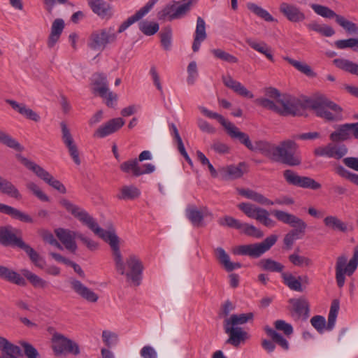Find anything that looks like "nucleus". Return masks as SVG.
<instances>
[{
    "label": "nucleus",
    "mask_w": 358,
    "mask_h": 358,
    "mask_svg": "<svg viewBox=\"0 0 358 358\" xmlns=\"http://www.w3.org/2000/svg\"><path fill=\"white\" fill-rule=\"evenodd\" d=\"M99 237L110 245L117 273L126 276L127 280L135 285H139L143 271V265L140 258L134 254H131L124 262L120 248V238L114 229L106 230Z\"/></svg>",
    "instance_id": "f257e3e1"
},
{
    "label": "nucleus",
    "mask_w": 358,
    "mask_h": 358,
    "mask_svg": "<svg viewBox=\"0 0 358 358\" xmlns=\"http://www.w3.org/2000/svg\"><path fill=\"white\" fill-rule=\"evenodd\" d=\"M200 111L206 117L216 119L227 130L228 134L235 139H238L248 150L252 152H259L264 156L271 160L274 143L266 141H257L252 143L249 136L242 132L232 122L226 120L222 115L209 110L203 106H199Z\"/></svg>",
    "instance_id": "f03ea898"
},
{
    "label": "nucleus",
    "mask_w": 358,
    "mask_h": 358,
    "mask_svg": "<svg viewBox=\"0 0 358 358\" xmlns=\"http://www.w3.org/2000/svg\"><path fill=\"white\" fill-rule=\"evenodd\" d=\"M298 145L291 139L280 141L278 145L274 144L271 160L290 166H299L301 163V157L298 151Z\"/></svg>",
    "instance_id": "7ed1b4c3"
},
{
    "label": "nucleus",
    "mask_w": 358,
    "mask_h": 358,
    "mask_svg": "<svg viewBox=\"0 0 358 358\" xmlns=\"http://www.w3.org/2000/svg\"><path fill=\"white\" fill-rule=\"evenodd\" d=\"M271 213L278 221L294 228V229L285 234L283 239L286 248L290 249L294 243L300 238L299 234H304L307 227L306 223L296 215L283 210H274Z\"/></svg>",
    "instance_id": "20e7f679"
},
{
    "label": "nucleus",
    "mask_w": 358,
    "mask_h": 358,
    "mask_svg": "<svg viewBox=\"0 0 358 358\" xmlns=\"http://www.w3.org/2000/svg\"><path fill=\"white\" fill-rule=\"evenodd\" d=\"M310 107L318 117L328 121H340L343 119L342 108L324 96H320L310 102Z\"/></svg>",
    "instance_id": "39448f33"
},
{
    "label": "nucleus",
    "mask_w": 358,
    "mask_h": 358,
    "mask_svg": "<svg viewBox=\"0 0 358 358\" xmlns=\"http://www.w3.org/2000/svg\"><path fill=\"white\" fill-rule=\"evenodd\" d=\"M358 266V248L354 249L353 256L348 262V257L345 255H341L336 259L335 266L336 280L338 287L344 286L345 275L350 276L356 271Z\"/></svg>",
    "instance_id": "423d86ee"
},
{
    "label": "nucleus",
    "mask_w": 358,
    "mask_h": 358,
    "mask_svg": "<svg viewBox=\"0 0 358 358\" xmlns=\"http://www.w3.org/2000/svg\"><path fill=\"white\" fill-rule=\"evenodd\" d=\"M117 34L113 27L94 31L89 37L88 47L96 51L103 50L109 43L115 42Z\"/></svg>",
    "instance_id": "0eeeda50"
},
{
    "label": "nucleus",
    "mask_w": 358,
    "mask_h": 358,
    "mask_svg": "<svg viewBox=\"0 0 358 358\" xmlns=\"http://www.w3.org/2000/svg\"><path fill=\"white\" fill-rule=\"evenodd\" d=\"M278 236L272 234L259 243L239 245L234 250V253L238 255H247L252 258H258L275 245Z\"/></svg>",
    "instance_id": "6e6552de"
},
{
    "label": "nucleus",
    "mask_w": 358,
    "mask_h": 358,
    "mask_svg": "<svg viewBox=\"0 0 358 358\" xmlns=\"http://www.w3.org/2000/svg\"><path fill=\"white\" fill-rule=\"evenodd\" d=\"M60 203L73 215L77 217L80 222L85 224L99 237L106 231L100 227L95 220L90 216L85 210L74 205L67 199H62Z\"/></svg>",
    "instance_id": "1a4fd4ad"
},
{
    "label": "nucleus",
    "mask_w": 358,
    "mask_h": 358,
    "mask_svg": "<svg viewBox=\"0 0 358 358\" xmlns=\"http://www.w3.org/2000/svg\"><path fill=\"white\" fill-rule=\"evenodd\" d=\"M17 157L27 169L34 172L38 178L44 180L50 186L57 189L60 193H66V189L64 185L59 180L55 179L49 172L21 155H17Z\"/></svg>",
    "instance_id": "9d476101"
},
{
    "label": "nucleus",
    "mask_w": 358,
    "mask_h": 358,
    "mask_svg": "<svg viewBox=\"0 0 358 358\" xmlns=\"http://www.w3.org/2000/svg\"><path fill=\"white\" fill-rule=\"evenodd\" d=\"M238 208L248 217L256 220L266 227L273 228L276 226V222L270 217L269 212L265 208L246 202L239 203Z\"/></svg>",
    "instance_id": "9b49d317"
},
{
    "label": "nucleus",
    "mask_w": 358,
    "mask_h": 358,
    "mask_svg": "<svg viewBox=\"0 0 358 358\" xmlns=\"http://www.w3.org/2000/svg\"><path fill=\"white\" fill-rule=\"evenodd\" d=\"M311 8L315 13L323 17L329 19L334 18L336 23L348 33L358 32V26L355 23L347 20L343 15L336 14L329 8L319 4H312Z\"/></svg>",
    "instance_id": "f8f14e48"
},
{
    "label": "nucleus",
    "mask_w": 358,
    "mask_h": 358,
    "mask_svg": "<svg viewBox=\"0 0 358 358\" xmlns=\"http://www.w3.org/2000/svg\"><path fill=\"white\" fill-rule=\"evenodd\" d=\"M52 348L56 355L72 354L78 355L80 353L79 345L75 341L68 338L59 333H55L52 336Z\"/></svg>",
    "instance_id": "ddd939ff"
},
{
    "label": "nucleus",
    "mask_w": 358,
    "mask_h": 358,
    "mask_svg": "<svg viewBox=\"0 0 358 358\" xmlns=\"http://www.w3.org/2000/svg\"><path fill=\"white\" fill-rule=\"evenodd\" d=\"M192 1L178 5V2L166 5L157 13L159 20L172 21L183 17L191 9Z\"/></svg>",
    "instance_id": "4468645a"
},
{
    "label": "nucleus",
    "mask_w": 358,
    "mask_h": 358,
    "mask_svg": "<svg viewBox=\"0 0 358 358\" xmlns=\"http://www.w3.org/2000/svg\"><path fill=\"white\" fill-rule=\"evenodd\" d=\"M94 92L97 93L105 101L108 106H112L117 100V94L109 90L107 77L103 73H96L93 76Z\"/></svg>",
    "instance_id": "2eb2a0df"
},
{
    "label": "nucleus",
    "mask_w": 358,
    "mask_h": 358,
    "mask_svg": "<svg viewBox=\"0 0 358 358\" xmlns=\"http://www.w3.org/2000/svg\"><path fill=\"white\" fill-rule=\"evenodd\" d=\"M238 192L240 195L262 205H291L294 203V200L290 197L285 196L282 199H277L275 201H272L263 194L250 189H238Z\"/></svg>",
    "instance_id": "dca6fc26"
},
{
    "label": "nucleus",
    "mask_w": 358,
    "mask_h": 358,
    "mask_svg": "<svg viewBox=\"0 0 358 358\" xmlns=\"http://www.w3.org/2000/svg\"><path fill=\"white\" fill-rule=\"evenodd\" d=\"M283 177L289 185L303 188H309L313 190L318 189L321 187V185L315 180L309 177L300 176L290 169L284 171Z\"/></svg>",
    "instance_id": "f3484780"
},
{
    "label": "nucleus",
    "mask_w": 358,
    "mask_h": 358,
    "mask_svg": "<svg viewBox=\"0 0 358 358\" xmlns=\"http://www.w3.org/2000/svg\"><path fill=\"white\" fill-rule=\"evenodd\" d=\"M145 169H142L136 158L124 162L120 166V170L132 176L138 177L144 174L152 173L155 171V166L152 164H145Z\"/></svg>",
    "instance_id": "a211bd4d"
},
{
    "label": "nucleus",
    "mask_w": 358,
    "mask_h": 358,
    "mask_svg": "<svg viewBox=\"0 0 358 358\" xmlns=\"http://www.w3.org/2000/svg\"><path fill=\"white\" fill-rule=\"evenodd\" d=\"M330 139L334 142L344 141L352 138L358 139V122L341 124L330 134Z\"/></svg>",
    "instance_id": "6ab92c4d"
},
{
    "label": "nucleus",
    "mask_w": 358,
    "mask_h": 358,
    "mask_svg": "<svg viewBox=\"0 0 358 358\" xmlns=\"http://www.w3.org/2000/svg\"><path fill=\"white\" fill-rule=\"evenodd\" d=\"M347 153L348 148L345 145H334L332 143L317 147L314 150V155L317 157H326L336 159H341Z\"/></svg>",
    "instance_id": "aec40b11"
},
{
    "label": "nucleus",
    "mask_w": 358,
    "mask_h": 358,
    "mask_svg": "<svg viewBox=\"0 0 358 358\" xmlns=\"http://www.w3.org/2000/svg\"><path fill=\"white\" fill-rule=\"evenodd\" d=\"M292 306V317L296 321H306L309 317V303L304 297L289 299Z\"/></svg>",
    "instance_id": "412c9836"
},
{
    "label": "nucleus",
    "mask_w": 358,
    "mask_h": 358,
    "mask_svg": "<svg viewBox=\"0 0 358 358\" xmlns=\"http://www.w3.org/2000/svg\"><path fill=\"white\" fill-rule=\"evenodd\" d=\"M62 128V139L67 148L69 153L72 159L77 165H80L81 162L79 157V152L78 147L73 140V136L71 134L69 129L64 122H61Z\"/></svg>",
    "instance_id": "4be33fe9"
},
{
    "label": "nucleus",
    "mask_w": 358,
    "mask_h": 358,
    "mask_svg": "<svg viewBox=\"0 0 358 358\" xmlns=\"http://www.w3.org/2000/svg\"><path fill=\"white\" fill-rule=\"evenodd\" d=\"M15 231L17 230L10 225L0 227V244L21 248L25 243L20 237L17 236Z\"/></svg>",
    "instance_id": "5701e85b"
},
{
    "label": "nucleus",
    "mask_w": 358,
    "mask_h": 358,
    "mask_svg": "<svg viewBox=\"0 0 358 358\" xmlns=\"http://www.w3.org/2000/svg\"><path fill=\"white\" fill-rule=\"evenodd\" d=\"M280 105L279 114L282 115H301L303 110V105L296 99L293 98H283L278 99Z\"/></svg>",
    "instance_id": "b1692460"
},
{
    "label": "nucleus",
    "mask_w": 358,
    "mask_h": 358,
    "mask_svg": "<svg viewBox=\"0 0 358 358\" xmlns=\"http://www.w3.org/2000/svg\"><path fill=\"white\" fill-rule=\"evenodd\" d=\"M55 233L66 250L73 253L76 252L78 248L76 238L80 233L63 228L55 229Z\"/></svg>",
    "instance_id": "393cba45"
},
{
    "label": "nucleus",
    "mask_w": 358,
    "mask_h": 358,
    "mask_svg": "<svg viewBox=\"0 0 358 358\" xmlns=\"http://www.w3.org/2000/svg\"><path fill=\"white\" fill-rule=\"evenodd\" d=\"M280 12L292 22H301L306 19V15L296 5L282 2L279 6Z\"/></svg>",
    "instance_id": "a878e982"
},
{
    "label": "nucleus",
    "mask_w": 358,
    "mask_h": 358,
    "mask_svg": "<svg viewBox=\"0 0 358 358\" xmlns=\"http://www.w3.org/2000/svg\"><path fill=\"white\" fill-rule=\"evenodd\" d=\"M69 283L71 289L82 299L88 302L95 303L99 299V296L93 290L86 287L80 280L71 278Z\"/></svg>",
    "instance_id": "bb28decb"
},
{
    "label": "nucleus",
    "mask_w": 358,
    "mask_h": 358,
    "mask_svg": "<svg viewBox=\"0 0 358 358\" xmlns=\"http://www.w3.org/2000/svg\"><path fill=\"white\" fill-rule=\"evenodd\" d=\"M224 331L229 335L226 343L236 348L244 343L248 338V334L241 327H232L224 325Z\"/></svg>",
    "instance_id": "cd10ccee"
},
{
    "label": "nucleus",
    "mask_w": 358,
    "mask_h": 358,
    "mask_svg": "<svg viewBox=\"0 0 358 358\" xmlns=\"http://www.w3.org/2000/svg\"><path fill=\"white\" fill-rule=\"evenodd\" d=\"M157 1L158 0H149L143 7L120 24L117 33H122L134 22L142 19L151 10Z\"/></svg>",
    "instance_id": "c85d7f7f"
},
{
    "label": "nucleus",
    "mask_w": 358,
    "mask_h": 358,
    "mask_svg": "<svg viewBox=\"0 0 358 358\" xmlns=\"http://www.w3.org/2000/svg\"><path fill=\"white\" fill-rule=\"evenodd\" d=\"M124 123V120L121 117L111 119L99 127L94 132V136L99 138H104L117 131Z\"/></svg>",
    "instance_id": "c756f323"
},
{
    "label": "nucleus",
    "mask_w": 358,
    "mask_h": 358,
    "mask_svg": "<svg viewBox=\"0 0 358 358\" xmlns=\"http://www.w3.org/2000/svg\"><path fill=\"white\" fill-rule=\"evenodd\" d=\"M222 79L224 85L227 87L232 90L238 95L248 99H252L254 97V94L250 90L240 82L234 80L231 76H223Z\"/></svg>",
    "instance_id": "7c9ffc66"
},
{
    "label": "nucleus",
    "mask_w": 358,
    "mask_h": 358,
    "mask_svg": "<svg viewBox=\"0 0 358 358\" xmlns=\"http://www.w3.org/2000/svg\"><path fill=\"white\" fill-rule=\"evenodd\" d=\"M87 3L93 13L101 18H110L112 17V7L104 0H87Z\"/></svg>",
    "instance_id": "2f4dec72"
},
{
    "label": "nucleus",
    "mask_w": 358,
    "mask_h": 358,
    "mask_svg": "<svg viewBox=\"0 0 358 358\" xmlns=\"http://www.w3.org/2000/svg\"><path fill=\"white\" fill-rule=\"evenodd\" d=\"M208 215H211V213L206 207L199 209L192 206H188L186 209V216L194 227L201 226L203 218Z\"/></svg>",
    "instance_id": "473e14b6"
},
{
    "label": "nucleus",
    "mask_w": 358,
    "mask_h": 358,
    "mask_svg": "<svg viewBox=\"0 0 358 358\" xmlns=\"http://www.w3.org/2000/svg\"><path fill=\"white\" fill-rule=\"evenodd\" d=\"M214 252L216 259L227 271L231 272L241 268L242 265L241 263L231 262L229 255L222 248L218 247L215 248Z\"/></svg>",
    "instance_id": "72a5a7b5"
},
{
    "label": "nucleus",
    "mask_w": 358,
    "mask_h": 358,
    "mask_svg": "<svg viewBox=\"0 0 358 358\" xmlns=\"http://www.w3.org/2000/svg\"><path fill=\"white\" fill-rule=\"evenodd\" d=\"M0 351L3 355L0 358H17L22 355L20 347L2 336H0Z\"/></svg>",
    "instance_id": "f704fd0d"
},
{
    "label": "nucleus",
    "mask_w": 358,
    "mask_h": 358,
    "mask_svg": "<svg viewBox=\"0 0 358 358\" xmlns=\"http://www.w3.org/2000/svg\"><path fill=\"white\" fill-rule=\"evenodd\" d=\"M207 38L206 31V23L203 18L201 17H197L196 27L194 37V42L192 44V50L194 52L199 51L201 44Z\"/></svg>",
    "instance_id": "c9c22d12"
},
{
    "label": "nucleus",
    "mask_w": 358,
    "mask_h": 358,
    "mask_svg": "<svg viewBox=\"0 0 358 358\" xmlns=\"http://www.w3.org/2000/svg\"><path fill=\"white\" fill-rule=\"evenodd\" d=\"M0 213L10 215L12 218L27 223H32L33 219L28 214L20 211L12 206L0 203Z\"/></svg>",
    "instance_id": "e433bc0d"
},
{
    "label": "nucleus",
    "mask_w": 358,
    "mask_h": 358,
    "mask_svg": "<svg viewBox=\"0 0 358 358\" xmlns=\"http://www.w3.org/2000/svg\"><path fill=\"white\" fill-rule=\"evenodd\" d=\"M0 278L20 286H25V279L16 271L0 265Z\"/></svg>",
    "instance_id": "4c0bfd02"
},
{
    "label": "nucleus",
    "mask_w": 358,
    "mask_h": 358,
    "mask_svg": "<svg viewBox=\"0 0 358 358\" xmlns=\"http://www.w3.org/2000/svg\"><path fill=\"white\" fill-rule=\"evenodd\" d=\"M7 103H8L15 110L25 117L27 119L36 122L40 120L39 115L32 109L27 107L24 103H19L13 100H7Z\"/></svg>",
    "instance_id": "58836bf2"
},
{
    "label": "nucleus",
    "mask_w": 358,
    "mask_h": 358,
    "mask_svg": "<svg viewBox=\"0 0 358 358\" xmlns=\"http://www.w3.org/2000/svg\"><path fill=\"white\" fill-rule=\"evenodd\" d=\"M7 103H8L15 110L25 117L27 119L36 122L40 120L39 115L32 109L27 107L24 103H19L13 100H7Z\"/></svg>",
    "instance_id": "ea45409f"
},
{
    "label": "nucleus",
    "mask_w": 358,
    "mask_h": 358,
    "mask_svg": "<svg viewBox=\"0 0 358 358\" xmlns=\"http://www.w3.org/2000/svg\"><path fill=\"white\" fill-rule=\"evenodd\" d=\"M246 164L244 162H240L238 165H229L222 169L223 177L225 179L234 180L241 178L245 170Z\"/></svg>",
    "instance_id": "a19ab883"
},
{
    "label": "nucleus",
    "mask_w": 358,
    "mask_h": 358,
    "mask_svg": "<svg viewBox=\"0 0 358 358\" xmlns=\"http://www.w3.org/2000/svg\"><path fill=\"white\" fill-rule=\"evenodd\" d=\"M64 28V22L62 19L58 18L54 20L52 24L51 31L48 40V46L52 48L59 41Z\"/></svg>",
    "instance_id": "79ce46f5"
},
{
    "label": "nucleus",
    "mask_w": 358,
    "mask_h": 358,
    "mask_svg": "<svg viewBox=\"0 0 358 358\" xmlns=\"http://www.w3.org/2000/svg\"><path fill=\"white\" fill-rule=\"evenodd\" d=\"M254 315L252 313L233 314L229 317L224 320V325L232 327H239L238 325L246 324L250 320H252Z\"/></svg>",
    "instance_id": "37998d69"
},
{
    "label": "nucleus",
    "mask_w": 358,
    "mask_h": 358,
    "mask_svg": "<svg viewBox=\"0 0 358 358\" xmlns=\"http://www.w3.org/2000/svg\"><path fill=\"white\" fill-rule=\"evenodd\" d=\"M323 222L325 227L331 230L343 233L348 231V224L336 216L328 215Z\"/></svg>",
    "instance_id": "c03bdc74"
},
{
    "label": "nucleus",
    "mask_w": 358,
    "mask_h": 358,
    "mask_svg": "<svg viewBox=\"0 0 358 358\" xmlns=\"http://www.w3.org/2000/svg\"><path fill=\"white\" fill-rule=\"evenodd\" d=\"M140 195V189L133 185H129L122 186L116 197L120 200H134Z\"/></svg>",
    "instance_id": "a18cd8bd"
},
{
    "label": "nucleus",
    "mask_w": 358,
    "mask_h": 358,
    "mask_svg": "<svg viewBox=\"0 0 358 358\" xmlns=\"http://www.w3.org/2000/svg\"><path fill=\"white\" fill-rule=\"evenodd\" d=\"M245 41L248 44V45L253 50L264 55L266 57V58L270 61H273V57L271 52V50L265 42H258L251 38H247Z\"/></svg>",
    "instance_id": "49530a36"
},
{
    "label": "nucleus",
    "mask_w": 358,
    "mask_h": 358,
    "mask_svg": "<svg viewBox=\"0 0 358 358\" xmlns=\"http://www.w3.org/2000/svg\"><path fill=\"white\" fill-rule=\"evenodd\" d=\"M281 277L285 285H286L290 289L296 292L303 291L301 282V276H298V278H296L291 273L283 272L281 273Z\"/></svg>",
    "instance_id": "de8ad7c7"
},
{
    "label": "nucleus",
    "mask_w": 358,
    "mask_h": 358,
    "mask_svg": "<svg viewBox=\"0 0 358 358\" xmlns=\"http://www.w3.org/2000/svg\"><path fill=\"white\" fill-rule=\"evenodd\" d=\"M0 192L16 199H21L22 195L10 181L0 176Z\"/></svg>",
    "instance_id": "09e8293b"
},
{
    "label": "nucleus",
    "mask_w": 358,
    "mask_h": 358,
    "mask_svg": "<svg viewBox=\"0 0 358 358\" xmlns=\"http://www.w3.org/2000/svg\"><path fill=\"white\" fill-rule=\"evenodd\" d=\"M258 266L264 271L283 273L284 266L271 258L261 259L258 263Z\"/></svg>",
    "instance_id": "8fccbe9b"
},
{
    "label": "nucleus",
    "mask_w": 358,
    "mask_h": 358,
    "mask_svg": "<svg viewBox=\"0 0 358 358\" xmlns=\"http://www.w3.org/2000/svg\"><path fill=\"white\" fill-rule=\"evenodd\" d=\"M333 62L336 66L338 69L352 74L358 76L357 64L344 58L335 59Z\"/></svg>",
    "instance_id": "3c124183"
},
{
    "label": "nucleus",
    "mask_w": 358,
    "mask_h": 358,
    "mask_svg": "<svg viewBox=\"0 0 358 358\" xmlns=\"http://www.w3.org/2000/svg\"><path fill=\"white\" fill-rule=\"evenodd\" d=\"M29 256L31 262L39 268H44L45 266V261L41 257L38 252H36L31 246L24 243L21 248Z\"/></svg>",
    "instance_id": "603ef678"
},
{
    "label": "nucleus",
    "mask_w": 358,
    "mask_h": 358,
    "mask_svg": "<svg viewBox=\"0 0 358 358\" xmlns=\"http://www.w3.org/2000/svg\"><path fill=\"white\" fill-rule=\"evenodd\" d=\"M22 273L27 278V280H29V282L36 288L43 289L48 286V282L45 280L28 269L22 270Z\"/></svg>",
    "instance_id": "864d4df0"
},
{
    "label": "nucleus",
    "mask_w": 358,
    "mask_h": 358,
    "mask_svg": "<svg viewBox=\"0 0 358 358\" xmlns=\"http://www.w3.org/2000/svg\"><path fill=\"white\" fill-rule=\"evenodd\" d=\"M264 331L272 338L273 341L278 344L282 349L285 350L289 349L288 341L275 330L268 326H266Z\"/></svg>",
    "instance_id": "5fc2aeb1"
},
{
    "label": "nucleus",
    "mask_w": 358,
    "mask_h": 358,
    "mask_svg": "<svg viewBox=\"0 0 358 358\" xmlns=\"http://www.w3.org/2000/svg\"><path fill=\"white\" fill-rule=\"evenodd\" d=\"M284 59L287 61L292 66H293L296 69H297L301 73L305 74L309 77H315V73L313 72L312 69L309 65L304 62H301L288 57H284Z\"/></svg>",
    "instance_id": "6e6d98bb"
},
{
    "label": "nucleus",
    "mask_w": 358,
    "mask_h": 358,
    "mask_svg": "<svg viewBox=\"0 0 358 358\" xmlns=\"http://www.w3.org/2000/svg\"><path fill=\"white\" fill-rule=\"evenodd\" d=\"M288 259L295 266L309 267L313 264V262L310 258L300 255L296 252L289 255Z\"/></svg>",
    "instance_id": "4d7b16f0"
},
{
    "label": "nucleus",
    "mask_w": 358,
    "mask_h": 358,
    "mask_svg": "<svg viewBox=\"0 0 358 358\" xmlns=\"http://www.w3.org/2000/svg\"><path fill=\"white\" fill-rule=\"evenodd\" d=\"M339 308V301L338 300H334L331 303L329 313L328 315V322L326 326V329L327 330L331 331L334 329L336 324Z\"/></svg>",
    "instance_id": "13d9d810"
},
{
    "label": "nucleus",
    "mask_w": 358,
    "mask_h": 358,
    "mask_svg": "<svg viewBox=\"0 0 358 358\" xmlns=\"http://www.w3.org/2000/svg\"><path fill=\"white\" fill-rule=\"evenodd\" d=\"M248 8L258 17L264 19L266 22H273V16L265 9L253 3L247 4Z\"/></svg>",
    "instance_id": "bf43d9fd"
},
{
    "label": "nucleus",
    "mask_w": 358,
    "mask_h": 358,
    "mask_svg": "<svg viewBox=\"0 0 358 358\" xmlns=\"http://www.w3.org/2000/svg\"><path fill=\"white\" fill-rule=\"evenodd\" d=\"M138 26L141 31L146 36L155 34L159 29L158 23L146 20L141 22Z\"/></svg>",
    "instance_id": "052dcab7"
},
{
    "label": "nucleus",
    "mask_w": 358,
    "mask_h": 358,
    "mask_svg": "<svg viewBox=\"0 0 358 358\" xmlns=\"http://www.w3.org/2000/svg\"><path fill=\"white\" fill-rule=\"evenodd\" d=\"M0 142L6 146L13 148L17 151H21L22 150V147L21 145L13 138H12L9 134L6 132L1 131L0 129Z\"/></svg>",
    "instance_id": "680f3d73"
},
{
    "label": "nucleus",
    "mask_w": 358,
    "mask_h": 358,
    "mask_svg": "<svg viewBox=\"0 0 358 358\" xmlns=\"http://www.w3.org/2000/svg\"><path fill=\"white\" fill-rule=\"evenodd\" d=\"M335 46L339 50L352 48L357 52L358 51V37L338 40L335 42Z\"/></svg>",
    "instance_id": "e2e57ef3"
},
{
    "label": "nucleus",
    "mask_w": 358,
    "mask_h": 358,
    "mask_svg": "<svg viewBox=\"0 0 358 358\" xmlns=\"http://www.w3.org/2000/svg\"><path fill=\"white\" fill-rule=\"evenodd\" d=\"M187 83L188 85H194L199 78L197 64L195 61L191 62L187 68Z\"/></svg>",
    "instance_id": "0e129e2a"
},
{
    "label": "nucleus",
    "mask_w": 358,
    "mask_h": 358,
    "mask_svg": "<svg viewBox=\"0 0 358 358\" xmlns=\"http://www.w3.org/2000/svg\"><path fill=\"white\" fill-rule=\"evenodd\" d=\"M161 43L164 49L169 50L171 46L172 29L168 26L162 29L160 33Z\"/></svg>",
    "instance_id": "69168bd1"
},
{
    "label": "nucleus",
    "mask_w": 358,
    "mask_h": 358,
    "mask_svg": "<svg viewBox=\"0 0 358 358\" xmlns=\"http://www.w3.org/2000/svg\"><path fill=\"white\" fill-rule=\"evenodd\" d=\"M240 230L246 235L255 238H262L264 236V233L261 229L247 223H242Z\"/></svg>",
    "instance_id": "338daca9"
},
{
    "label": "nucleus",
    "mask_w": 358,
    "mask_h": 358,
    "mask_svg": "<svg viewBox=\"0 0 358 358\" xmlns=\"http://www.w3.org/2000/svg\"><path fill=\"white\" fill-rule=\"evenodd\" d=\"M211 52L216 58L223 60L224 62H227L229 63H236L238 62V59L235 56L221 49H213L211 50Z\"/></svg>",
    "instance_id": "774afa93"
}]
</instances>
